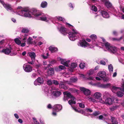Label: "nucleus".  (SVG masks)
<instances>
[{
	"mask_svg": "<svg viewBox=\"0 0 124 124\" xmlns=\"http://www.w3.org/2000/svg\"><path fill=\"white\" fill-rule=\"evenodd\" d=\"M72 108H73V110H74L76 112H80V111H79L77 109L76 107H73L72 106H71Z\"/></svg>",
	"mask_w": 124,
	"mask_h": 124,
	"instance_id": "obj_51",
	"label": "nucleus"
},
{
	"mask_svg": "<svg viewBox=\"0 0 124 124\" xmlns=\"http://www.w3.org/2000/svg\"><path fill=\"white\" fill-rule=\"evenodd\" d=\"M110 96V94L108 92H105L104 94L103 98L109 97Z\"/></svg>",
	"mask_w": 124,
	"mask_h": 124,
	"instance_id": "obj_33",
	"label": "nucleus"
},
{
	"mask_svg": "<svg viewBox=\"0 0 124 124\" xmlns=\"http://www.w3.org/2000/svg\"><path fill=\"white\" fill-rule=\"evenodd\" d=\"M77 66V64L75 63H71L70 66L68 70L70 71V72H73L74 69Z\"/></svg>",
	"mask_w": 124,
	"mask_h": 124,
	"instance_id": "obj_18",
	"label": "nucleus"
},
{
	"mask_svg": "<svg viewBox=\"0 0 124 124\" xmlns=\"http://www.w3.org/2000/svg\"><path fill=\"white\" fill-rule=\"evenodd\" d=\"M32 119L34 122V124H39V123L36 121V118L33 117Z\"/></svg>",
	"mask_w": 124,
	"mask_h": 124,
	"instance_id": "obj_41",
	"label": "nucleus"
},
{
	"mask_svg": "<svg viewBox=\"0 0 124 124\" xmlns=\"http://www.w3.org/2000/svg\"><path fill=\"white\" fill-rule=\"evenodd\" d=\"M86 110L87 111L89 112H92L93 111V110L90 108H86Z\"/></svg>",
	"mask_w": 124,
	"mask_h": 124,
	"instance_id": "obj_59",
	"label": "nucleus"
},
{
	"mask_svg": "<svg viewBox=\"0 0 124 124\" xmlns=\"http://www.w3.org/2000/svg\"><path fill=\"white\" fill-rule=\"evenodd\" d=\"M47 5V3L45 1H43L41 4V7L43 8L46 7Z\"/></svg>",
	"mask_w": 124,
	"mask_h": 124,
	"instance_id": "obj_26",
	"label": "nucleus"
},
{
	"mask_svg": "<svg viewBox=\"0 0 124 124\" xmlns=\"http://www.w3.org/2000/svg\"><path fill=\"white\" fill-rule=\"evenodd\" d=\"M63 61L62 62V64L67 67L69 66V64L70 62L69 60H67L66 59H64Z\"/></svg>",
	"mask_w": 124,
	"mask_h": 124,
	"instance_id": "obj_19",
	"label": "nucleus"
},
{
	"mask_svg": "<svg viewBox=\"0 0 124 124\" xmlns=\"http://www.w3.org/2000/svg\"><path fill=\"white\" fill-rule=\"evenodd\" d=\"M118 90H122L124 92V89H122V88L119 87L113 86L112 87L111 89L112 91L114 93H117Z\"/></svg>",
	"mask_w": 124,
	"mask_h": 124,
	"instance_id": "obj_17",
	"label": "nucleus"
},
{
	"mask_svg": "<svg viewBox=\"0 0 124 124\" xmlns=\"http://www.w3.org/2000/svg\"><path fill=\"white\" fill-rule=\"evenodd\" d=\"M113 102L115 103H117L118 101V99L117 98H114V99H113Z\"/></svg>",
	"mask_w": 124,
	"mask_h": 124,
	"instance_id": "obj_50",
	"label": "nucleus"
},
{
	"mask_svg": "<svg viewBox=\"0 0 124 124\" xmlns=\"http://www.w3.org/2000/svg\"><path fill=\"white\" fill-rule=\"evenodd\" d=\"M93 73V70H91L88 71L87 73L86 74V76H90Z\"/></svg>",
	"mask_w": 124,
	"mask_h": 124,
	"instance_id": "obj_32",
	"label": "nucleus"
},
{
	"mask_svg": "<svg viewBox=\"0 0 124 124\" xmlns=\"http://www.w3.org/2000/svg\"><path fill=\"white\" fill-rule=\"evenodd\" d=\"M14 116L16 118L18 119L19 118V116L17 114L15 113L14 114Z\"/></svg>",
	"mask_w": 124,
	"mask_h": 124,
	"instance_id": "obj_57",
	"label": "nucleus"
},
{
	"mask_svg": "<svg viewBox=\"0 0 124 124\" xmlns=\"http://www.w3.org/2000/svg\"><path fill=\"white\" fill-rule=\"evenodd\" d=\"M63 93L66 96V97H65V95L64 97L63 100L64 101H65L67 100V98L66 97H67V98H70L71 100L68 101L69 103L71 105L76 104V99L71 94L70 92L68 91L65 92H63Z\"/></svg>",
	"mask_w": 124,
	"mask_h": 124,
	"instance_id": "obj_4",
	"label": "nucleus"
},
{
	"mask_svg": "<svg viewBox=\"0 0 124 124\" xmlns=\"http://www.w3.org/2000/svg\"><path fill=\"white\" fill-rule=\"evenodd\" d=\"M100 113L98 111H96L95 112L93 113V115L94 116H96L97 115L100 114Z\"/></svg>",
	"mask_w": 124,
	"mask_h": 124,
	"instance_id": "obj_45",
	"label": "nucleus"
},
{
	"mask_svg": "<svg viewBox=\"0 0 124 124\" xmlns=\"http://www.w3.org/2000/svg\"><path fill=\"white\" fill-rule=\"evenodd\" d=\"M47 84L49 85H51L53 84V81H52L51 79H49L47 81Z\"/></svg>",
	"mask_w": 124,
	"mask_h": 124,
	"instance_id": "obj_40",
	"label": "nucleus"
},
{
	"mask_svg": "<svg viewBox=\"0 0 124 124\" xmlns=\"http://www.w3.org/2000/svg\"><path fill=\"white\" fill-rule=\"evenodd\" d=\"M54 110H53V111L52 113V115L54 116H56L57 115V114L56 112L54 111Z\"/></svg>",
	"mask_w": 124,
	"mask_h": 124,
	"instance_id": "obj_53",
	"label": "nucleus"
},
{
	"mask_svg": "<svg viewBox=\"0 0 124 124\" xmlns=\"http://www.w3.org/2000/svg\"><path fill=\"white\" fill-rule=\"evenodd\" d=\"M33 39L31 37H29V38L28 39L27 41L28 43L29 44H31V41H32Z\"/></svg>",
	"mask_w": 124,
	"mask_h": 124,
	"instance_id": "obj_42",
	"label": "nucleus"
},
{
	"mask_svg": "<svg viewBox=\"0 0 124 124\" xmlns=\"http://www.w3.org/2000/svg\"><path fill=\"white\" fill-rule=\"evenodd\" d=\"M89 84L92 85L96 86L98 87L103 88H108L111 85L110 84H100V83H99L97 84H95L92 83V82H90Z\"/></svg>",
	"mask_w": 124,
	"mask_h": 124,
	"instance_id": "obj_9",
	"label": "nucleus"
},
{
	"mask_svg": "<svg viewBox=\"0 0 124 124\" xmlns=\"http://www.w3.org/2000/svg\"><path fill=\"white\" fill-rule=\"evenodd\" d=\"M117 108V107H116V106H115L112 107L111 108H110L109 109L111 111H113L114 110L116 109Z\"/></svg>",
	"mask_w": 124,
	"mask_h": 124,
	"instance_id": "obj_46",
	"label": "nucleus"
},
{
	"mask_svg": "<svg viewBox=\"0 0 124 124\" xmlns=\"http://www.w3.org/2000/svg\"><path fill=\"white\" fill-rule=\"evenodd\" d=\"M54 72V71L53 68H49L47 71V73L48 76L53 75Z\"/></svg>",
	"mask_w": 124,
	"mask_h": 124,
	"instance_id": "obj_20",
	"label": "nucleus"
},
{
	"mask_svg": "<svg viewBox=\"0 0 124 124\" xmlns=\"http://www.w3.org/2000/svg\"><path fill=\"white\" fill-rule=\"evenodd\" d=\"M90 37L92 39L93 42L95 41V40L97 39V36L95 34L92 35L90 36Z\"/></svg>",
	"mask_w": 124,
	"mask_h": 124,
	"instance_id": "obj_29",
	"label": "nucleus"
},
{
	"mask_svg": "<svg viewBox=\"0 0 124 124\" xmlns=\"http://www.w3.org/2000/svg\"><path fill=\"white\" fill-rule=\"evenodd\" d=\"M117 96L119 97H121L124 95V93L123 92L120 91H117L116 93Z\"/></svg>",
	"mask_w": 124,
	"mask_h": 124,
	"instance_id": "obj_27",
	"label": "nucleus"
},
{
	"mask_svg": "<svg viewBox=\"0 0 124 124\" xmlns=\"http://www.w3.org/2000/svg\"><path fill=\"white\" fill-rule=\"evenodd\" d=\"M99 118L100 119H103V117L102 115H101L99 116Z\"/></svg>",
	"mask_w": 124,
	"mask_h": 124,
	"instance_id": "obj_64",
	"label": "nucleus"
},
{
	"mask_svg": "<svg viewBox=\"0 0 124 124\" xmlns=\"http://www.w3.org/2000/svg\"><path fill=\"white\" fill-rule=\"evenodd\" d=\"M23 68L25 71L26 72H30L32 70V67L30 65L27 64H25L23 65Z\"/></svg>",
	"mask_w": 124,
	"mask_h": 124,
	"instance_id": "obj_12",
	"label": "nucleus"
},
{
	"mask_svg": "<svg viewBox=\"0 0 124 124\" xmlns=\"http://www.w3.org/2000/svg\"><path fill=\"white\" fill-rule=\"evenodd\" d=\"M105 4L106 6L108 8H109L111 7L112 6V4L109 1L107 0L105 1Z\"/></svg>",
	"mask_w": 124,
	"mask_h": 124,
	"instance_id": "obj_25",
	"label": "nucleus"
},
{
	"mask_svg": "<svg viewBox=\"0 0 124 124\" xmlns=\"http://www.w3.org/2000/svg\"><path fill=\"white\" fill-rule=\"evenodd\" d=\"M78 45L79 46L84 48H92L93 47V46L90 45L84 39H83L82 40L79 41L78 44Z\"/></svg>",
	"mask_w": 124,
	"mask_h": 124,
	"instance_id": "obj_7",
	"label": "nucleus"
},
{
	"mask_svg": "<svg viewBox=\"0 0 124 124\" xmlns=\"http://www.w3.org/2000/svg\"><path fill=\"white\" fill-rule=\"evenodd\" d=\"M14 41L15 43L18 45H20L21 43V41L18 38L15 39Z\"/></svg>",
	"mask_w": 124,
	"mask_h": 124,
	"instance_id": "obj_30",
	"label": "nucleus"
},
{
	"mask_svg": "<svg viewBox=\"0 0 124 124\" xmlns=\"http://www.w3.org/2000/svg\"><path fill=\"white\" fill-rule=\"evenodd\" d=\"M53 83L55 85H57L59 84L58 82L57 81L55 80H53Z\"/></svg>",
	"mask_w": 124,
	"mask_h": 124,
	"instance_id": "obj_47",
	"label": "nucleus"
},
{
	"mask_svg": "<svg viewBox=\"0 0 124 124\" xmlns=\"http://www.w3.org/2000/svg\"><path fill=\"white\" fill-rule=\"evenodd\" d=\"M28 54L29 55V56L31 57V61H28L27 62L29 64L31 65L34 64V62L35 61V58L36 57V54L35 53L33 52H28Z\"/></svg>",
	"mask_w": 124,
	"mask_h": 124,
	"instance_id": "obj_10",
	"label": "nucleus"
},
{
	"mask_svg": "<svg viewBox=\"0 0 124 124\" xmlns=\"http://www.w3.org/2000/svg\"><path fill=\"white\" fill-rule=\"evenodd\" d=\"M16 11L17 12H15L12 10V13H16V14H18L21 16L31 17L32 15L34 16L35 17L36 19L46 22H48L49 20L53 21L54 20V19L63 22L65 21L64 18L60 16H56L53 18L46 15L40 13L39 11L35 9H33L30 11L29 9L28 8H22L20 11L17 10Z\"/></svg>",
	"mask_w": 124,
	"mask_h": 124,
	"instance_id": "obj_1",
	"label": "nucleus"
},
{
	"mask_svg": "<svg viewBox=\"0 0 124 124\" xmlns=\"http://www.w3.org/2000/svg\"><path fill=\"white\" fill-rule=\"evenodd\" d=\"M57 29L63 35H67L68 33V29L60 24L58 25Z\"/></svg>",
	"mask_w": 124,
	"mask_h": 124,
	"instance_id": "obj_8",
	"label": "nucleus"
},
{
	"mask_svg": "<svg viewBox=\"0 0 124 124\" xmlns=\"http://www.w3.org/2000/svg\"><path fill=\"white\" fill-rule=\"evenodd\" d=\"M122 37H121L120 38H113L112 39L114 41H119L121 39H122Z\"/></svg>",
	"mask_w": 124,
	"mask_h": 124,
	"instance_id": "obj_43",
	"label": "nucleus"
},
{
	"mask_svg": "<svg viewBox=\"0 0 124 124\" xmlns=\"http://www.w3.org/2000/svg\"><path fill=\"white\" fill-rule=\"evenodd\" d=\"M56 62V61L55 60H53L51 61L50 62V63L51 64H54Z\"/></svg>",
	"mask_w": 124,
	"mask_h": 124,
	"instance_id": "obj_60",
	"label": "nucleus"
},
{
	"mask_svg": "<svg viewBox=\"0 0 124 124\" xmlns=\"http://www.w3.org/2000/svg\"><path fill=\"white\" fill-rule=\"evenodd\" d=\"M44 80L42 78L39 77L34 81V83L35 85H39V84L43 83Z\"/></svg>",
	"mask_w": 124,
	"mask_h": 124,
	"instance_id": "obj_13",
	"label": "nucleus"
},
{
	"mask_svg": "<svg viewBox=\"0 0 124 124\" xmlns=\"http://www.w3.org/2000/svg\"><path fill=\"white\" fill-rule=\"evenodd\" d=\"M108 69L110 72H112L113 71V67L112 65L110 64L108 66Z\"/></svg>",
	"mask_w": 124,
	"mask_h": 124,
	"instance_id": "obj_35",
	"label": "nucleus"
},
{
	"mask_svg": "<svg viewBox=\"0 0 124 124\" xmlns=\"http://www.w3.org/2000/svg\"><path fill=\"white\" fill-rule=\"evenodd\" d=\"M79 107L81 108H84L85 107L84 104L82 103H78Z\"/></svg>",
	"mask_w": 124,
	"mask_h": 124,
	"instance_id": "obj_44",
	"label": "nucleus"
},
{
	"mask_svg": "<svg viewBox=\"0 0 124 124\" xmlns=\"http://www.w3.org/2000/svg\"><path fill=\"white\" fill-rule=\"evenodd\" d=\"M98 75L101 78H103L106 76V72L104 71H101L98 73Z\"/></svg>",
	"mask_w": 124,
	"mask_h": 124,
	"instance_id": "obj_21",
	"label": "nucleus"
},
{
	"mask_svg": "<svg viewBox=\"0 0 124 124\" xmlns=\"http://www.w3.org/2000/svg\"><path fill=\"white\" fill-rule=\"evenodd\" d=\"M106 49L111 53H115L116 52L117 49L116 47L114 46H111L108 42H106L104 44Z\"/></svg>",
	"mask_w": 124,
	"mask_h": 124,
	"instance_id": "obj_5",
	"label": "nucleus"
},
{
	"mask_svg": "<svg viewBox=\"0 0 124 124\" xmlns=\"http://www.w3.org/2000/svg\"><path fill=\"white\" fill-rule=\"evenodd\" d=\"M80 90L82 91L84 94L86 95H89L90 94V91L88 89H85L84 87H80Z\"/></svg>",
	"mask_w": 124,
	"mask_h": 124,
	"instance_id": "obj_14",
	"label": "nucleus"
},
{
	"mask_svg": "<svg viewBox=\"0 0 124 124\" xmlns=\"http://www.w3.org/2000/svg\"><path fill=\"white\" fill-rule=\"evenodd\" d=\"M80 77L83 78H85V75L83 74H81L80 75Z\"/></svg>",
	"mask_w": 124,
	"mask_h": 124,
	"instance_id": "obj_58",
	"label": "nucleus"
},
{
	"mask_svg": "<svg viewBox=\"0 0 124 124\" xmlns=\"http://www.w3.org/2000/svg\"><path fill=\"white\" fill-rule=\"evenodd\" d=\"M77 80V78L76 77H71L70 79V81L72 82H75Z\"/></svg>",
	"mask_w": 124,
	"mask_h": 124,
	"instance_id": "obj_34",
	"label": "nucleus"
},
{
	"mask_svg": "<svg viewBox=\"0 0 124 124\" xmlns=\"http://www.w3.org/2000/svg\"><path fill=\"white\" fill-rule=\"evenodd\" d=\"M108 60L107 59H105V61L103 60H101L100 61V63L103 65H105L106 64L105 62H107Z\"/></svg>",
	"mask_w": 124,
	"mask_h": 124,
	"instance_id": "obj_36",
	"label": "nucleus"
},
{
	"mask_svg": "<svg viewBox=\"0 0 124 124\" xmlns=\"http://www.w3.org/2000/svg\"><path fill=\"white\" fill-rule=\"evenodd\" d=\"M27 36H28V35H27L26 34H24V38L23 39V40L24 41L25 40H26V39Z\"/></svg>",
	"mask_w": 124,
	"mask_h": 124,
	"instance_id": "obj_55",
	"label": "nucleus"
},
{
	"mask_svg": "<svg viewBox=\"0 0 124 124\" xmlns=\"http://www.w3.org/2000/svg\"><path fill=\"white\" fill-rule=\"evenodd\" d=\"M103 78V79L104 82H107L108 80V79L107 78L105 77Z\"/></svg>",
	"mask_w": 124,
	"mask_h": 124,
	"instance_id": "obj_54",
	"label": "nucleus"
},
{
	"mask_svg": "<svg viewBox=\"0 0 124 124\" xmlns=\"http://www.w3.org/2000/svg\"><path fill=\"white\" fill-rule=\"evenodd\" d=\"M57 60L58 61H60L61 62V63H62V62L64 60V59H62L60 57H58L57 58Z\"/></svg>",
	"mask_w": 124,
	"mask_h": 124,
	"instance_id": "obj_48",
	"label": "nucleus"
},
{
	"mask_svg": "<svg viewBox=\"0 0 124 124\" xmlns=\"http://www.w3.org/2000/svg\"><path fill=\"white\" fill-rule=\"evenodd\" d=\"M99 12H100L102 16L104 18H107L109 17V15L106 11H99Z\"/></svg>",
	"mask_w": 124,
	"mask_h": 124,
	"instance_id": "obj_16",
	"label": "nucleus"
},
{
	"mask_svg": "<svg viewBox=\"0 0 124 124\" xmlns=\"http://www.w3.org/2000/svg\"><path fill=\"white\" fill-rule=\"evenodd\" d=\"M94 96L95 99H99V101L100 102L99 100L101 99L100 97L101 96V93L99 92H96L94 93Z\"/></svg>",
	"mask_w": 124,
	"mask_h": 124,
	"instance_id": "obj_22",
	"label": "nucleus"
},
{
	"mask_svg": "<svg viewBox=\"0 0 124 124\" xmlns=\"http://www.w3.org/2000/svg\"><path fill=\"white\" fill-rule=\"evenodd\" d=\"M66 24L71 28V31L69 32V38L71 40L73 41L77 39L80 36V34L70 24L66 23Z\"/></svg>",
	"mask_w": 124,
	"mask_h": 124,
	"instance_id": "obj_2",
	"label": "nucleus"
},
{
	"mask_svg": "<svg viewBox=\"0 0 124 124\" xmlns=\"http://www.w3.org/2000/svg\"><path fill=\"white\" fill-rule=\"evenodd\" d=\"M12 48L11 45L9 46V47L3 49L1 51V52L3 53L6 55H9L11 52Z\"/></svg>",
	"mask_w": 124,
	"mask_h": 124,
	"instance_id": "obj_11",
	"label": "nucleus"
},
{
	"mask_svg": "<svg viewBox=\"0 0 124 124\" xmlns=\"http://www.w3.org/2000/svg\"><path fill=\"white\" fill-rule=\"evenodd\" d=\"M41 56L44 59H46L47 58V56H45L44 54L41 55Z\"/></svg>",
	"mask_w": 124,
	"mask_h": 124,
	"instance_id": "obj_56",
	"label": "nucleus"
},
{
	"mask_svg": "<svg viewBox=\"0 0 124 124\" xmlns=\"http://www.w3.org/2000/svg\"><path fill=\"white\" fill-rule=\"evenodd\" d=\"M18 121L20 123H22L23 122V121L21 119H19L18 120Z\"/></svg>",
	"mask_w": 124,
	"mask_h": 124,
	"instance_id": "obj_62",
	"label": "nucleus"
},
{
	"mask_svg": "<svg viewBox=\"0 0 124 124\" xmlns=\"http://www.w3.org/2000/svg\"><path fill=\"white\" fill-rule=\"evenodd\" d=\"M47 107L49 109H50L52 108L51 105L50 104L48 105L47 106Z\"/></svg>",
	"mask_w": 124,
	"mask_h": 124,
	"instance_id": "obj_63",
	"label": "nucleus"
},
{
	"mask_svg": "<svg viewBox=\"0 0 124 124\" xmlns=\"http://www.w3.org/2000/svg\"><path fill=\"white\" fill-rule=\"evenodd\" d=\"M53 108L54 110H55L56 112H58L62 109V106L60 105L56 104L53 107Z\"/></svg>",
	"mask_w": 124,
	"mask_h": 124,
	"instance_id": "obj_15",
	"label": "nucleus"
},
{
	"mask_svg": "<svg viewBox=\"0 0 124 124\" xmlns=\"http://www.w3.org/2000/svg\"><path fill=\"white\" fill-rule=\"evenodd\" d=\"M37 75L36 74L33 73L32 74L31 77L32 78H35L37 76Z\"/></svg>",
	"mask_w": 124,
	"mask_h": 124,
	"instance_id": "obj_49",
	"label": "nucleus"
},
{
	"mask_svg": "<svg viewBox=\"0 0 124 124\" xmlns=\"http://www.w3.org/2000/svg\"><path fill=\"white\" fill-rule=\"evenodd\" d=\"M100 102L103 104H105L107 105H110L113 102V99L112 98L108 97L101 99L100 100Z\"/></svg>",
	"mask_w": 124,
	"mask_h": 124,
	"instance_id": "obj_6",
	"label": "nucleus"
},
{
	"mask_svg": "<svg viewBox=\"0 0 124 124\" xmlns=\"http://www.w3.org/2000/svg\"><path fill=\"white\" fill-rule=\"evenodd\" d=\"M59 87L60 88H62L65 90L68 89V87L63 84L60 83L59 84Z\"/></svg>",
	"mask_w": 124,
	"mask_h": 124,
	"instance_id": "obj_24",
	"label": "nucleus"
},
{
	"mask_svg": "<svg viewBox=\"0 0 124 124\" xmlns=\"http://www.w3.org/2000/svg\"><path fill=\"white\" fill-rule=\"evenodd\" d=\"M44 92L45 94L48 97H52V94L55 97H57L61 94V92L60 91H53L51 93V91L49 90L48 88L46 87H43Z\"/></svg>",
	"mask_w": 124,
	"mask_h": 124,
	"instance_id": "obj_3",
	"label": "nucleus"
},
{
	"mask_svg": "<svg viewBox=\"0 0 124 124\" xmlns=\"http://www.w3.org/2000/svg\"><path fill=\"white\" fill-rule=\"evenodd\" d=\"M58 67L60 70H64L66 69V68L65 66L62 65H60Z\"/></svg>",
	"mask_w": 124,
	"mask_h": 124,
	"instance_id": "obj_39",
	"label": "nucleus"
},
{
	"mask_svg": "<svg viewBox=\"0 0 124 124\" xmlns=\"http://www.w3.org/2000/svg\"><path fill=\"white\" fill-rule=\"evenodd\" d=\"M94 77H88L87 79L89 80H93L94 79Z\"/></svg>",
	"mask_w": 124,
	"mask_h": 124,
	"instance_id": "obj_52",
	"label": "nucleus"
},
{
	"mask_svg": "<svg viewBox=\"0 0 124 124\" xmlns=\"http://www.w3.org/2000/svg\"><path fill=\"white\" fill-rule=\"evenodd\" d=\"M49 49L52 52H56L58 50L57 48L53 46H50L49 48Z\"/></svg>",
	"mask_w": 124,
	"mask_h": 124,
	"instance_id": "obj_23",
	"label": "nucleus"
},
{
	"mask_svg": "<svg viewBox=\"0 0 124 124\" xmlns=\"http://www.w3.org/2000/svg\"><path fill=\"white\" fill-rule=\"evenodd\" d=\"M21 46L22 47H23L25 45L26 43L25 42L23 43H21Z\"/></svg>",
	"mask_w": 124,
	"mask_h": 124,
	"instance_id": "obj_61",
	"label": "nucleus"
},
{
	"mask_svg": "<svg viewBox=\"0 0 124 124\" xmlns=\"http://www.w3.org/2000/svg\"><path fill=\"white\" fill-rule=\"evenodd\" d=\"M69 72L68 73H64L63 74V75L65 77H69L70 76V75L71 72L70 73V71L68 70Z\"/></svg>",
	"mask_w": 124,
	"mask_h": 124,
	"instance_id": "obj_28",
	"label": "nucleus"
},
{
	"mask_svg": "<svg viewBox=\"0 0 124 124\" xmlns=\"http://www.w3.org/2000/svg\"><path fill=\"white\" fill-rule=\"evenodd\" d=\"M79 66L80 69H83L85 67V64L84 63H80Z\"/></svg>",
	"mask_w": 124,
	"mask_h": 124,
	"instance_id": "obj_31",
	"label": "nucleus"
},
{
	"mask_svg": "<svg viewBox=\"0 0 124 124\" xmlns=\"http://www.w3.org/2000/svg\"><path fill=\"white\" fill-rule=\"evenodd\" d=\"M91 9L93 11L95 12L97 11V7L94 6H92L91 7Z\"/></svg>",
	"mask_w": 124,
	"mask_h": 124,
	"instance_id": "obj_38",
	"label": "nucleus"
},
{
	"mask_svg": "<svg viewBox=\"0 0 124 124\" xmlns=\"http://www.w3.org/2000/svg\"><path fill=\"white\" fill-rule=\"evenodd\" d=\"M21 32L24 33H27L29 32V30L27 29L24 28L22 29Z\"/></svg>",
	"mask_w": 124,
	"mask_h": 124,
	"instance_id": "obj_37",
	"label": "nucleus"
}]
</instances>
